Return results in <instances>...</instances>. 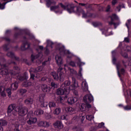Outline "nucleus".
Wrapping results in <instances>:
<instances>
[{
  "label": "nucleus",
  "instance_id": "7",
  "mask_svg": "<svg viewBox=\"0 0 131 131\" xmlns=\"http://www.w3.org/2000/svg\"><path fill=\"white\" fill-rule=\"evenodd\" d=\"M31 85L34 87L36 85V83H32L30 81L26 80L22 83V86H24L25 88H28L29 86H31Z\"/></svg>",
  "mask_w": 131,
  "mask_h": 131
},
{
  "label": "nucleus",
  "instance_id": "6",
  "mask_svg": "<svg viewBox=\"0 0 131 131\" xmlns=\"http://www.w3.org/2000/svg\"><path fill=\"white\" fill-rule=\"evenodd\" d=\"M94 101V97H93V95L92 94H88L86 95L83 97V102H88L89 103H91V102H93Z\"/></svg>",
  "mask_w": 131,
  "mask_h": 131
},
{
  "label": "nucleus",
  "instance_id": "50",
  "mask_svg": "<svg viewBox=\"0 0 131 131\" xmlns=\"http://www.w3.org/2000/svg\"><path fill=\"white\" fill-rule=\"evenodd\" d=\"M70 65L72 66V67H75V63L74 61H71L70 62Z\"/></svg>",
  "mask_w": 131,
  "mask_h": 131
},
{
  "label": "nucleus",
  "instance_id": "13",
  "mask_svg": "<svg viewBox=\"0 0 131 131\" xmlns=\"http://www.w3.org/2000/svg\"><path fill=\"white\" fill-rule=\"evenodd\" d=\"M37 121V119L36 118L31 117L29 118V120H28L27 122L28 124H29L30 125H31V124L36 123Z\"/></svg>",
  "mask_w": 131,
  "mask_h": 131
},
{
  "label": "nucleus",
  "instance_id": "32",
  "mask_svg": "<svg viewBox=\"0 0 131 131\" xmlns=\"http://www.w3.org/2000/svg\"><path fill=\"white\" fill-rule=\"evenodd\" d=\"M59 51L61 55L63 54H66V53H67V51L65 50V48H64L63 47H61L59 49Z\"/></svg>",
  "mask_w": 131,
  "mask_h": 131
},
{
  "label": "nucleus",
  "instance_id": "42",
  "mask_svg": "<svg viewBox=\"0 0 131 131\" xmlns=\"http://www.w3.org/2000/svg\"><path fill=\"white\" fill-rule=\"evenodd\" d=\"M26 92H27V90L25 89H20L19 90V93L21 95H24V94H26Z\"/></svg>",
  "mask_w": 131,
  "mask_h": 131
},
{
  "label": "nucleus",
  "instance_id": "31",
  "mask_svg": "<svg viewBox=\"0 0 131 131\" xmlns=\"http://www.w3.org/2000/svg\"><path fill=\"white\" fill-rule=\"evenodd\" d=\"M40 56H41V53H39L38 55H34L33 54L31 56V59L32 61H33V60H35V59H37L38 57Z\"/></svg>",
  "mask_w": 131,
  "mask_h": 131
},
{
  "label": "nucleus",
  "instance_id": "8",
  "mask_svg": "<svg viewBox=\"0 0 131 131\" xmlns=\"http://www.w3.org/2000/svg\"><path fill=\"white\" fill-rule=\"evenodd\" d=\"M53 125L55 128H58V129H62V128L64 127L62 122L60 121H56V122H55Z\"/></svg>",
  "mask_w": 131,
  "mask_h": 131
},
{
  "label": "nucleus",
  "instance_id": "53",
  "mask_svg": "<svg viewBox=\"0 0 131 131\" xmlns=\"http://www.w3.org/2000/svg\"><path fill=\"white\" fill-rule=\"evenodd\" d=\"M117 3V0H113L112 1V4L113 6L116 5Z\"/></svg>",
  "mask_w": 131,
  "mask_h": 131
},
{
  "label": "nucleus",
  "instance_id": "54",
  "mask_svg": "<svg viewBox=\"0 0 131 131\" xmlns=\"http://www.w3.org/2000/svg\"><path fill=\"white\" fill-rule=\"evenodd\" d=\"M19 125H20L19 124V123H18V122H15V124H14L15 128H18V127H19Z\"/></svg>",
  "mask_w": 131,
  "mask_h": 131
},
{
  "label": "nucleus",
  "instance_id": "28",
  "mask_svg": "<svg viewBox=\"0 0 131 131\" xmlns=\"http://www.w3.org/2000/svg\"><path fill=\"white\" fill-rule=\"evenodd\" d=\"M7 124L8 122H7V121L3 119L0 120V125H1V126H5Z\"/></svg>",
  "mask_w": 131,
  "mask_h": 131
},
{
  "label": "nucleus",
  "instance_id": "10",
  "mask_svg": "<svg viewBox=\"0 0 131 131\" xmlns=\"http://www.w3.org/2000/svg\"><path fill=\"white\" fill-rule=\"evenodd\" d=\"M45 94H40L39 97V100L40 103H42L43 107H47L48 106V103L43 102H45Z\"/></svg>",
  "mask_w": 131,
  "mask_h": 131
},
{
  "label": "nucleus",
  "instance_id": "21",
  "mask_svg": "<svg viewBox=\"0 0 131 131\" xmlns=\"http://www.w3.org/2000/svg\"><path fill=\"white\" fill-rule=\"evenodd\" d=\"M46 3L47 7H48V8H50V7H51V5H56V2L52 0H47Z\"/></svg>",
  "mask_w": 131,
  "mask_h": 131
},
{
  "label": "nucleus",
  "instance_id": "51",
  "mask_svg": "<svg viewBox=\"0 0 131 131\" xmlns=\"http://www.w3.org/2000/svg\"><path fill=\"white\" fill-rule=\"evenodd\" d=\"M31 77L30 79H32L33 80H34V77H35V76L33 74H30Z\"/></svg>",
  "mask_w": 131,
  "mask_h": 131
},
{
  "label": "nucleus",
  "instance_id": "48",
  "mask_svg": "<svg viewBox=\"0 0 131 131\" xmlns=\"http://www.w3.org/2000/svg\"><path fill=\"white\" fill-rule=\"evenodd\" d=\"M46 116L47 119H51V118H52V115L50 114H46Z\"/></svg>",
  "mask_w": 131,
  "mask_h": 131
},
{
  "label": "nucleus",
  "instance_id": "47",
  "mask_svg": "<svg viewBox=\"0 0 131 131\" xmlns=\"http://www.w3.org/2000/svg\"><path fill=\"white\" fill-rule=\"evenodd\" d=\"M124 110H130L131 107L130 105H126L123 107Z\"/></svg>",
  "mask_w": 131,
  "mask_h": 131
},
{
  "label": "nucleus",
  "instance_id": "37",
  "mask_svg": "<svg viewBox=\"0 0 131 131\" xmlns=\"http://www.w3.org/2000/svg\"><path fill=\"white\" fill-rule=\"evenodd\" d=\"M29 72L30 74H33V73H36V69H33V68H31L29 70Z\"/></svg>",
  "mask_w": 131,
  "mask_h": 131
},
{
  "label": "nucleus",
  "instance_id": "39",
  "mask_svg": "<svg viewBox=\"0 0 131 131\" xmlns=\"http://www.w3.org/2000/svg\"><path fill=\"white\" fill-rule=\"evenodd\" d=\"M18 78H19V80H21L22 81V80H24V79H27V78H28V76H26V77H23L21 75H19L18 76Z\"/></svg>",
  "mask_w": 131,
  "mask_h": 131
},
{
  "label": "nucleus",
  "instance_id": "29",
  "mask_svg": "<svg viewBox=\"0 0 131 131\" xmlns=\"http://www.w3.org/2000/svg\"><path fill=\"white\" fill-rule=\"evenodd\" d=\"M125 8L124 4H120L118 6H117L116 8V11H117L118 12H120V10L121 9Z\"/></svg>",
  "mask_w": 131,
  "mask_h": 131
},
{
  "label": "nucleus",
  "instance_id": "4",
  "mask_svg": "<svg viewBox=\"0 0 131 131\" xmlns=\"http://www.w3.org/2000/svg\"><path fill=\"white\" fill-rule=\"evenodd\" d=\"M15 112H18L19 116H25L28 113V108L26 107L16 106L14 109Z\"/></svg>",
  "mask_w": 131,
  "mask_h": 131
},
{
  "label": "nucleus",
  "instance_id": "64",
  "mask_svg": "<svg viewBox=\"0 0 131 131\" xmlns=\"http://www.w3.org/2000/svg\"><path fill=\"white\" fill-rule=\"evenodd\" d=\"M129 65L131 67V57L129 59Z\"/></svg>",
  "mask_w": 131,
  "mask_h": 131
},
{
  "label": "nucleus",
  "instance_id": "55",
  "mask_svg": "<svg viewBox=\"0 0 131 131\" xmlns=\"http://www.w3.org/2000/svg\"><path fill=\"white\" fill-rule=\"evenodd\" d=\"M51 85L52 88H56V83H55V82H51Z\"/></svg>",
  "mask_w": 131,
  "mask_h": 131
},
{
  "label": "nucleus",
  "instance_id": "1",
  "mask_svg": "<svg viewBox=\"0 0 131 131\" xmlns=\"http://www.w3.org/2000/svg\"><path fill=\"white\" fill-rule=\"evenodd\" d=\"M59 5L60 6L62 9L63 10H67L69 13H76L78 15H80L82 12V9L80 6H77L74 5L73 4H69L67 6L63 5L62 3H59Z\"/></svg>",
  "mask_w": 131,
  "mask_h": 131
},
{
  "label": "nucleus",
  "instance_id": "46",
  "mask_svg": "<svg viewBox=\"0 0 131 131\" xmlns=\"http://www.w3.org/2000/svg\"><path fill=\"white\" fill-rule=\"evenodd\" d=\"M121 55L122 56V57H123L124 58H128V55H127V53H121Z\"/></svg>",
  "mask_w": 131,
  "mask_h": 131
},
{
  "label": "nucleus",
  "instance_id": "17",
  "mask_svg": "<svg viewBox=\"0 0 131 131\" xmlns=\"http://www.w3.org/2000/svg\"><path fill=\"white\" fill-rule=\"evenodd\" d=\"M75 111V110L72 107H68L66 108V112L69 114H73Z\"/></svg>",
  "mask_w": 131,
  "mask_h": 131
},
{
  "label": "nucleus",
  "instance_id": "43",
  "mask_svg": "<svg viewBox=\"0 0 131 131\" xmlns=\"http://www.w3.org/2000/svg\"><path fill=\"white\" fill-rule=\"evenodd\" d=\"M36 71L37 72H40V71H42V67H38L36 68Z\"/></svg>",
  "mask_w": 131,
  "mask_h": 131
},
{
  "label": "nucleus",
  "instance_id": "15",
  "mask_svg": "<svg viewBox=\"0 0 131 131\" xmlns=\"http://www.w3.org/2000/svg\"><path fill=\"white\" fill-rule=\"evenodd\" d=\"M41 89L44 93H48L50 91V88L47 84H42L41 85Z\"/></svg>",
  "mask_w": 131,
  "mask_h": 131
},
{
  "label": "nucleus",
  "instance_id": "49",
  "mask_svg": "<svg viewBox=\"0 0 131 131\" xmlns=\"http://www.w3.org/2000/svg\"><path fill=\"white\" fill-rule=\"evenodd\" d=\"M104 124H104V123L101 122V123H99V124H98V127H99V128H102V127H103L104 126Z\"/></svg>",
  "mask_w": 131,
  "mask_h": 131
},
{
  "label": "nucleus",
  "instance_id": "45",
  "mask_svg": "<svg viewBox=\"0 0 131 131\" xmlns=\"http://www.w3.org/2000/svg\"><path fill=\"white\" fill-rule=\"evenodd\" d=\"M111 18L112 20H113V19H118V17H117V15H116V14H113L111 16Z\"/></svg>",
  "mask_w": 131,
  "mask_h": 131
},
{
  "label": "nucleus",
  "instance_id": "5",
  "mask_svg": "<svg viewBox=\"0 0 131 131\" xmlns=\"http://www.w3.org/2000/svg\"><path fill=\"white\" fill-rule=\"evenodd\" d=\"M65 98L67 99L68 98V103L69 105H72V104H74L76 102H77V97H73L71 96L70 95H67L65 96Z\"/></svg>",
  "mask_w": 131,
  "mask_h": 131
},
{
  "label": "nucleus",
  "instance_id": "20",
  "mask_svg": "<svg viewBox=\"0 0 131 131\" xmlns=\"http://www.w3.org/2000/svg\"><path fill=\"white\" fill-rule=\"evenodd\" d=\"M7 56L8 57H10V58H12V59H15V60H19V58L16 57V56H15V54H14L12 52H8L7 53Z\"/></svg>",
  "mask_w": 131,
  "mask_h": 131
},
{
  "label": "nucleus",
  "instance_id": "63",
  "mask_svg": "<svg viewBox=\"0 0 131 131\" xmlns=\"http://www.w3.org/2000/svg\"><path fill=\"white\" fill-rule=\"evenodd\" d=\"M47 43H48V46H49V45H50H50H53V43L52 42V41H50V40H47Z\"/></svg>",
  "mask_w": 131,
  "mask_h": 131
},
{
  "label": "nucleus",
  "instance_id": "30",
  "mask_svg": "<svg viewBox=\"0 0 131 131\" xmlns=\"http://www.w3.org/2000/svg\"><path fill=\"white\" fill-rule=\"evenodd\" d=\"M49 107L51 109V108H55L56 107V103L51 101L49 103Z\"/></svg>",
  "mask_w": 131,
  "mask_h": 131
},
{
  "label": "nucleus",
  "instance_id": "61",
  "mask_svg": "<svg viewBox=\"0 0 131 131\" xmlns=\"http://www.w3.org/2000/svg\"><path fill=\"white\" fill-rule=\"evenodd\" d=\"M116 62V58H115V57H114L113 58V64H115V62Z\"/></svg>",
  "mask_w": 131,
  "mask_h": 131
},
{
  "label": "nucleus",
  "instance_id": "3",
  "mask_svg": "<svg viewBox=\"0 0 131 131\" xmlns=\"http://www.w3.org/2000/svg\"><path fill=\"white\" fill-rule=\"evenodd\" d=\"M0 65L2 68L0 70V73L1 75H8L9 73L12 75V76H14V75H16L18 73V72L17 71H14L10 70L9 71L8 69H7L6 67H7V66L6 64L3 63V61H1L0 63Z\"/></svg>",
  "mask_w": 131,
  "mask_h": 131
},
{
  "label": "nucleus",
  "instance_id": "19",
  "mask_svg": "<svg viewBox=\"0 0 131 131\" xmlns=\"http://www.w3.org/2000/svg\"><path fill=\"white\" fill-rule=\"evenodd\" d=\"M69 85L68 88V92H67V94H69V91H73V90H75V88H77L78 86V85L75 84H74V85Z\"/></svg>",
  "mask_w": 131,
  "mask_h": 131
},
{
  "label": "nucleus",
  "instance_id": "35",
  "mask_svg": "<svg viewBox=\"0 0 131 131\" xmlns=\"http://www.w3.org/2000/svg\"><path fill=\"white\" fill-rule=\"evenodd\" d=\"M109 25H114L115 27V28H116V26H118L119 25V24H116L113 23V19H111V21L108 23Z\"/></svg>",
  "mask_w": 131,
  "mask_h": 131
},
{
  "label": "nucleus",
  "instance_id": "44",
  "mask_svg": "<svg viewBox=\"0 0 131 131\" xmlns=\"http://www.w3.org/2000/svg\"><path fill=\"white\" fill-rule=\"evenodd\" d=\"M100 30L102 31V34H107V30L105 29H100Z\"/></svg>",
  "mask_w": 131,
  "mask_h": 131
},
{
  "label": "nucleus",
  "instance_id": "18",
  "mask_svg": "<svg viewBox=\"0 0 131 131\" xmlns=\"http://www.w3.org/2000/svg\"><path fill=\"white\" fill-rule=\"evenodd\" d=\"M84 83V87L83 89V92H86L87 93L90 94V92L89 91V85H88V83L86 81L83 82Z\"/></svg>",
  "mask_w": 131,
  "mask_h": 131
},
{
  "label": "nucleus",
  "instance_id": "58",
  "mask_svg": "<svg viewBox=\"0 0 131 131\" xmlns=\"http://www.w3.org/2000/svg\"><path fill=\"white\" fill-rule=\"evenodd\" d=\"M111 8V7L110 6V5H108L107 8H106V12H109V11H110Z\"/></svg>",
  "mask_w": 131,
  "mask_h": 131
},
{
  "label": "nucleus",
  "instance_id": "26",
  "mask_svg": "<svg viewBox=\"0 0 131 131\" xmlns=\"http://www.w3.org/2000/svg\"><path fill=\"white\" fill-rule=\"evenodd\" d=\"M35 115H42L43 114V111L42 110H36L34 112Z\"/></svg>",
  "mask_w": 131,
  "mask_h": 131
},
{
  "label": "nucleus",
  "instance_id": "14",
  "mask_svg": "<svg viewBox=\"0 0 131 131\" xmlns=\"http://www.w3.org/2000/svg\"><path fill=\"white\" fill-rule=\"evenodd\" d=\"M76 63L80 68V70H79V73H78V75H79V76H82V74H81V71H82L81 61H80V59H77L76 60Z\"/></svg>",
  "mask_w": 131,
  "mask_h": 131
},
{
  "label": "nucleus",
  "instance_id": "40",
  "mask_svg": "<svg viewBox=\"0 0 131 131\" xmlns=\"http://www.w3.org/2000/svg\"><path fill=\"white\" fill-rule=\"evenodd\" d=\"M6 92L8 95V96L9 98H11V95H12V92L11 91V89L10 88H8L7 89Z\"/></svg>",
  "mask_w": 131,
  "mask_h": 131
},
{
  "label": "nucleus",
  "instance_id": "23",
  "mask_svg": "<svg viewBox=\"0 0 131 131\" xmlns=\"http://www.w3.org/2000/svg\"><path fill=\"white\" fill-rule=\"evenodd\" d=\"M60 113H61V108L60 107H57L53 112L54 115H59Z\"/></svg>",
  "mask_w": 131,
  "mask_h": 131
},
{
  "label": "nucleus",
  "instance_id": "36",
  "mask_svg": "<svg viewBox=\"0 0 131 131\" xmlns=\"http://www.w3.org/2000/svg\"><path fill=\"white\" fill-rule=\"evenodd\" d=\"M86 119L89 120L90 121L93 120L94 119V116L92 115L86 116Z\"/></svg>",
  "mask_w": 131,
  "mask_h": 131
},
{
  "label": "nucleus",
  "instance_id": "62",
  "mask_svg": "<svg viewBox=\"0 0 131 131\" xmlns=\"http://www.w3.org/2000/svg\"><path fill=\"white\" fill-rule=\"evenodd\" d=\"M74 94L75 96H78V93L76 91H74Z\"/></svg>",
  "mask_w": 131,
  "mask_h": 131
},
{
  "label": "nucleus",
  "instance_id": "60",
  "mask_svg": "<svg viewBox=\"0 0 131 131\" xmlns=\"http://www.w3.org/2000/svg\"><path fill=\"white\" fill-rule=\"evenodd\" d=\"M121 73L122 74H124V73H125V70H124L123 69H122L121 70Z\"/></svg>",
  "mask_w": 131,
  "mask_h": 131
},
{
  "label": "nucleus",
  "instance_id": "52",
  "mask_svg": "<svg viewBox=\"0 0 131 131\" xmlns=\"http://www.w3.org/2000/svg\"><path fill=\"white\" fill-rule=\"evenodd\" d=\"M67 115H63L62 116H61V119H62V120H64L65 119H66V117H67Z\"/></svg>",
  "mask_w": 131,
  "mask_h": 131
},
{
  "label": "nucleus",
  "instance_id": "59",
  "mask_svg": "<svg viewBox=\"0 0 131 131\" xmlns=\"http://www.w3.org/2000/svg\"><path fill=\"white\" fill-rule=\"evenodd\" d=\"M46 126V127H49V126H50V123L48 122H45V126Z\"/></svg>",
  "mask_w": 131,
  "mask_h": 131
},
{
  "label": "nucleus",
  "instance_id": "25",
  "mask_svg": "<svg viewBox=\"0 0 131 131\" xmlns=\"http://www.w3.org/2000/svg\"><path fill=\"white\" fill-rule=\"evenodd\" d=\"M18 83L14 82L11 84L10 88L11 89V90H13V91H14L15 90H17V89H18Z\"/></svg>",
  "mask_w": 131,
  "mask_h": 131
},
{
  "label": "nucleus",
  "instance_id": "22",
  "mask_svg": "<svg viewBox=\"0 0 131 131\" xmlns=\"http://www.w3.org/2000/svg\"><path fill=\"white\" fill-rule=\"evenodd\" d=\"M51 74L55 80H59V79H60V77L58 76V74L56 72H53Z\"/></svg>",
  "mask_w": 131,
  "mask_h": 131
},
{
  "label": "nucleus",
  "instance_id": "11",
  "mask_svg": "<svg viewBox=\"0 0 131 131\" xmlns=\"http://www.w3.org/2000/svg\"><path fill=\"white\" fill-rule=\"evenodd\" d=\"M55 60H56L57 64L59 66H60V65H62V64H63V60L62 59V57H61V56L56 55L55 56Z\"/></svg>",
  "mask_w": 131,
  "mask_h": 131
},
{
  "label": "nucleus",
  "instance_id": "9",
  "mask_svg": "<svg viewBox=\"0 0 131 131\" xmlns=\"http://www.w3.org/2000/svg\"><path fill=\"white\" fill-rule=\"evenodd\" d=\"M63 70V68H59L57 70L58 73H59V78L60 81H64V78H65V75H64V73L62 72Z\"/></svg>",
  "mask_w": 131,
  "mask_h": 131
},
{
  "label": "nucleus",
  "instance_id": "41",
  "mask_svg": "<svg viewBox=\"0 0 131 131\" xmlns=\"http://www.w3.org/2000/svg\"><path fill=\"white\" fill-rule=\"evenodd\" d=\"M38 125L39 126H46L45 125V121H40L38 124Z\"/></svg>",
  "mask_w": 131,
  "mask_h": 131
},
{
  "label": "nucleus",
  "instance_id": "12",
  "mask_svg": "<svg viewBox=\"0 0 131 131\" xmlns=\"http://www.w3.org/2000/svg\"><path fill=\"white\" fill-rule=\"evenodd\" d=\"M15 107H16V104H11L9 106L7 113L9 116H11L12 111H13V110L15 109Z\"/></svg>",
  "mask_w": 131,
  "mask_h": 131
},
{
  "label": "nucleus",
  "instance_id": "33",
  "mask_svg": "<svg viewBox=\"0 0 131 131\" xmlns=\"http://www.w3.org/2000/svg\"><path fill=\"white\" fill-rule=\"evenodd\" d=\"M85 104V108L86 109H90V108L92 107V105L90 104L91 102H89L88 101H84Z\"/></svg>",
  "mask_w": 131,
  "mask_h": 131
},
{
  "label": "nucleus",
  "instance_id": "56",
  "mask_svg": "<svg viewBox=\"0 0 131 131\" xmlns=\"http://www.w3.org/2000/svg\"><path fill=\"white\" fill-rule=\"evenodd\" d=\"M124 41H125V42H129V38L128 37L125 38Z\"/></svg>",
  "mask_w": 131,
  "mask_h": 131
},
{
  "label": "nucleus",
  "instance_id": "34",
  "mask_svg": "<svg viewBox=\"0 0 131 131\" xmlns=\"http://www.w3.org/2000/svg\"><path fill=\"white\" fill-rule=\"evenodd\" d=\"M9 2L10 1H7V2L4 3L3 4L0 3L1 10H4V9H5V6H6V5H7V4H8V3H9Z\"/></svg>",
  "mask_w": 131,
  "mask_h": 131
},
{
  "label": "nucleus",
  "instance_id": "16",
  "mask_svg": "<svg viewBox=\"0 0 131 131\" xmlns=\"http://www.w3.org/2000/svg\"><path fill=\"white\" fill-rule=\"evenodd\" d=\"M30 47V45L29 43H28V42H24L21 47V49L22 51H25L27 50V49H29V48Z\"/></svg>",
  "mask_w": 131,
  "mask_h": 131
},
{
  "label": "nucleus",
  "instance_id": "24",
  "mask_svg": "<svg viewBox=\"0 0 131 131\" xmlns=\"http://www.w3.org/2000/svg\"><path fill=\"white\" fill-rule=\"evenodd\" d=\"M25 103L26 105H31L33 103V100L32 99L28 98L25 100Z\"/></svg>",
  "mask_w": 131,
  "mask_h": 131
},
{
  "label": "nucleus",
  "instance_id": "57",
  "mask_svg": "<svg viewBox=\"0 0 131 131\" xmlns=\"http://www.w3.org/2000/svg\"><path fill=\"white\" fill-rule=\"evenodd\" d=\"M72 80H73V83H74V84H77V83H76V81L75 80V78L72 77Z\"/></svg>",
  "mask_w": 131,
  "mask_h": 131
},
{
  "label": "nucleus",
  "instance_id": "2",
  "mask_svg": "<svg viewBox=\"0 0 131 131\" xmlns=\"http://www.w3.org/2000/svg\"><path fill=\"white\" fill-rule=\"evenodd\" d=\"M70 81H66L61 85V88H59L56 90L57 95H67L68 92V86L70 85Z\"/></svg>",
  "mask_w": 131,
  "mask_h": 131
},
{
  "label": "nucleus",
  "instance_id": "38",
  "mask_svg": "<svg viewBox=\"0 0 131 131\" xmlns=\"http://www.w3.org/2000/svg\"><path fill=\"white\" fill-rule=\"evenodd\" d=\"M59 8V5L55 6H52L50 7L51 11H55V10H57V9Z\"/></svg>",
  "mask_w": 131,
  "mask_h": 131
},
{
  "label": "nucleus",
  "instance_id": "27",
  "mask_svg": "<svg viewBox=\"0 0 131 131\" xmlns=\"http://www.w3.org/2000/svg\"><path fill=\"white\" fill-rule=\"evenodd\" d=\"M0 94L3 97H6V93H5V89L3 86H0Z\"/></svg>",
  "mask_w": 131,
  "mask_h": 131
}]
</instances>
